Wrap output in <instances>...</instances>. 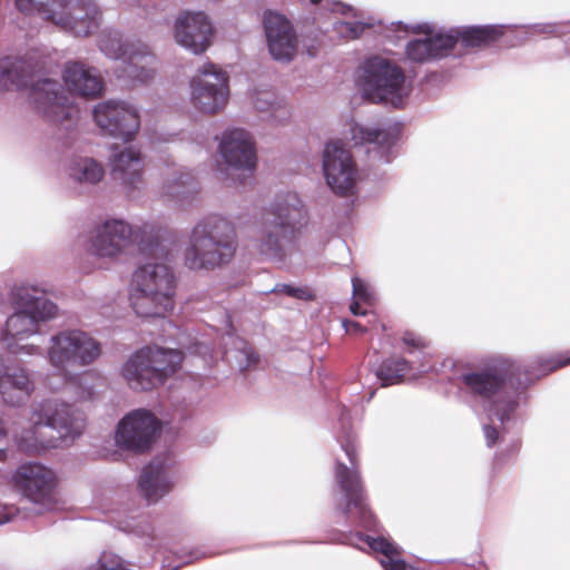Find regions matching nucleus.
I'll use <instances>...</instances> for the list:
<instances>
[{
  "instance_id": "1",
  "label": "nucleus",
  "mask_w": 570,
  "mask_h": 570,
  "mask_svg": "<svg viewBox=\"0 0 570 570\" xmlns=\"http://www.w3.org/2000/svg\"><path fill=\"white\" fill-rule=\"evenodd\" d=\"M134 244L141 255L155 262L134 272L130 306L139 317H164L174 309L177 282L174 272L163 263L169 261L170 252L150 225L136 229L124 219H107L97 229L90 250L99 257H114Z\"/></svg>"
},
{
  "instance_id": "2",
  "label": "nucleus",
  "mask_w": 570,
  "mask_h": 570,
  "mask_svg": "<svg viewBox=\"0 0 570 570\" xmlns=\"http://www.w3.org/2000/svg\"><path fill=\"white\" fill-rule=\"evenodd\" d=\"M569 364L570 355L563 354L538 357L529 364L498 356L479 370L461 371L458 380L468 393L492 400L489 413L504 425L514 420L523 392L535 379Z\"/></svg>"
},
{
  "instance_id": "3",
  "label": "nucleus",
  "mask_w": 570,
  "mask_h": 570,
  "mask_svg": "<svg viewBox=\"0 0 570 570\" xmlns=\"http://www.w3.org/2000/svg\"><path fill=\"white\" fill-rule=\"evenodd\" d=\"M336 439L351 463V468L340 461L335 465V480L345 498V504L338 507V510L351 524L376 535L362 531L341 532L337 541L360 550H364L363 544H366L368 549L382 553L383 558L379 562L384 570H419L404 559L397 558L402 553V548L381 535L382 528L366 503V495L357 470L354 433L351 430L343 431Z\"/></svg>"
},
{
  "instance_id": "4",
  "label": "nucleus",
  "mask_w": 570,
  "mask_h": 570,
  "mask_svg": "<svg viewBox=\"0 0 570 570\" xmlns=\"http://www.w3.org/2000/svg\"><path fill=\"white\" fill-rule=\"evenodd\" d=\"M33 66L18 57L0 59V91L29 89L28 100L48 122L70 129L77 110L62 85L50 78L35 80Z\"/></svg>"
},
{
  "instance_id": "5",
  "label": "nucleus",
  "mask_w": 570,
  "mask_h": 570,
  "mask_svg": "<svg viewBox=\"0 0 570 570\" xmlns=\"http://www.w3.org/2000/svg\"><path fill=\"white\" fill-rule=\"evenodd\" d=\"M237 235L232 222L212 214L191 228L184 250V264L190 271H213L227 265L237 249Z\"/></svg>"
},
{
  "instance_id": "6",
  "label": "nucleus",
  "mask_w": 570,
  "mask_h": 570,
  "mask_svg": "<svg viewBox=\"0 0 570 570\" xmlns=\"http://www.w3.org/2000/svg\"><path fill=\"white\" fill-rule=\"evenodd\" d=\"M308 223V212L296 193L279 195L271 204L259 230L258 252L283 261L287 246H293Z\"/></svg>"
},
{
  "instance_id": "7",
  "label": "nucleus",
  "mask_w": 570,
  "mask_h": 570,
  "mask_svg": "<svg viewBox=\"0 0 570 570\" xmlns=\"http://www.w3.org/2000/svg\"><path fill=\"white\" fill-rule=\"evenodd\" d=\"M58 305L45 296V291L38 287H22L19 289L16 311L8 316L1 333L2 341L10 353H33L35 345H18L14 340L21 341L39 331L40 323L55 318Z\"/></svg>"
},
{
  "instance_id": "8",
  "label": "nucleus",
  "mask_w": 570,
  "mask_h": 570,
  "mask_svg": "<svg viewBox=\"0 0 570 570\" xmlns=\"http://www.w3.org/2000/svg\"><path fill=\"white\" fill-rule=\"evenodd\" d=\"M356 86L365 100L395 109L409 97L403 69L390 59L372 56L358 68Z\"/></svg>"
},
{
  "instance_id": "9",
  "label": "nucleus",
  "mask_w": 570,
  "mask_h": 570,
  "mask_svg": "<svg viewBox=\"0 0 570 570\" xmlns=\"http://www.w3.org/2000/svg\"><path fill=\"white\" fill-rule=\"evenodd\" d=\"M17 9L24 14H38L43 20L72 31L76 36L87 37L100 26L101 11L91 0H14Z\"/></svg>"
},
{
  "instance_id": "10",
  "label": "nucleus",
  "mask_w": 570,
  "mask_h": 570,
  "mask_svg": "<svg viewBox=\"0 0 570 570\" xmlns=\"http://www.w3.org/2000/svg\"><path fill=\"white\" fill-rule=\"evenodd\" d=\"M179 362V354L174 350L144 347L127 360L121 374L132 390L150 391L174 374Z\"/></svg>"
},
{
  "instance_id": "11",
  "label": "nucleus",
  "mask_w": 570,
  "mask_h": 570,
  "mask_svg": "<svg viewBox=\"0 0 570 570\" xmlns=\"http://www.w3.org/2000/svg\"><path fill=\"white\" fill-rule=\"evenodd\" d=\"M98 46L106 57L122 60V76L141 83L154 77L156 58L142 42L125 41L118 30H105L99 37Z\"/></svg>"
},
{
  "instance_id": "12",
  "label": "nucleus",
  "mask_w": 570,
  "mask_h": 570,
  "mask_svg": "<svg viewBox=\"0 0 570 570\" xmlns=\"http://www.w3.org/2000/svg\"><path fill=\"white\" fill-rule=\"evenodd\" d=\"M50 342L48 358L50 364L59 371L87 366L94 363L101 353L100 343L80 330L61 331L52 335Z\"/></svg>"
},
{
  "instance_id": "13",
  "label": "nucleus",
  "mask_w": 570,
  "mask_h": 570,
  "mask_svg": "<svg viewBox=\"0 0 570 570\" xmlns=\"http://www.w3.org/2000/svg\"><path fill=\"white\" fill-rule=\"evenodd\" d=\"M197 77L191 78V102L205 114H216L223 109L229 96V77L213 62L205 63Z\"/></svg>"
},
{
  "instance_id": "14",
  "label": "nucleus",
  "mask_w": 570,
  "mask_h": 570,
  "mask_svg": "<svg viewBox=\"0 0 570 570\" xmlns=\"http://www.w3.org/2000/svg\"><path fill=\"white\" fill-rule=\"evenodd\" d=\"M160 428L159 420L146 409L132 410L117 424L115 441L118 448L142 453L148 451Z\"/></svg>"
},
{
  "instance_id": "15",
  "label": "nucleus",
  "mask_w": 570,
  "mask_h": 570,
  "mask_svg": "<svg viewBox=\"0 0 570 570\" xmlns=\"http://www.w3.org/2000/svg\"><path fill=\"white\" fill-rule=\"evenodd\" d=\"M92 117L102 136L130 141L140 126L138 110L125 101L106 100L95 106Z\"/></svg>"
},
{
  "instance_id": "16",
  "label": "nucleus",
  "mask_w": 570,
  "mask_h": 570,
  "mask_svg": "<svg viewBox=\"0 0 570 570\" xmlns=\"http://www.w3.org/2000/svg\"><path fill=\"white\" fill-rule=\"evenodd\" d=\"M12 480L20 493L40 509H49L55 503L56 478L52 470L39 462H26L18 466Z\"/></svg>"
},
{
  "instance_id": "17",
  "label": "nucleus",
  "mask_w": 570,
  "mask_h": 570,
  "mask_svg": "<svg viewBox=\"0 0 570 570\" xmlns=\"http://www.w3.org/2000/svg\"><path fill=\"white\" fill-rule=\"evenodd\" d=\"M323 175L328 188L336 195L354 193L357 168L352 154L338 141L326 142L322 159Z\"/></svg>"
},
{
  "instance_id": "18",
  "label": "nucleus",
  "mask_w": 570,
  "mask_h": 570,
  "mask_svg": "<svg viewBox=\"0 0 570 570\" xmlns=\"http://www.w3.org/2000/svg\"><path fill=\"white\" fill-rule=\"evenodd\" d=\"M41 428H49L58 433V438L66 441H73L85 429V419L82 413L75 410L72 404L59 401L57 399L43 400L39 404V417L35 423L33 431L36 435Z\"/></svg>"
},
{
  "instance_id": "19",
  "label": "nucleus",
  "mask_w": 570,
  "mask_h": 570,
  "mask_svg": "<svg viewBox=\"0 0 570 570\" xmlns=\"http://www.w3.org/2000/svg\"><path fill=\"white\" fill-rule=\"evenodd\" d=\"M262 24L271 57L281 62L292 61L298 46L293 23L283 13L266 9Z\"/></svg>"
},
{
  "instance_id": "20",
  "label": "nucleus",
  "mask_w": 570,
  "mask_h": 570,
  "mask_svg": "<svg viewBox=\"0 0 570 570\" xmlns=\"http://www.w3.org/2000/svg\"><path fill=\"white\" fill-rule=\"evenodd\" d=\"M214 33L212 21L203 11H186L175 21V39L194 55L205 52Z\"/></svg>"
},
{
  "instance_id": "21",
  "label": "nucleus",
  "mask_w": 570,
  "mask_h": 570,
  "mask_svg": "<svg viewBox=\"0 0 570 570\" xmlns=\"http://www.w3.org/2000/svg\"><path fill=\"white\" fill-rule=\"evenodd\" d=\"M403 124L389 122L376 128L363 126L353 127L355 145H370L367 154L382 163L389 164L394 158V147L401 136Z\"/></svg>"
},
{
  "instance_id": "22",
  "label": "nucleus",
  "mask_w": 570,
  "mask_h": 570,
  "mask_svg": "<svg viewBox=\"0 0 570 570\" xmlns=\"http://www.w3.org/2000/svg\"><path fill=\"white\" fill-rule=\"evenodd\" d=\"M507 24H468L452 27L445 31V41L451 51L456 45L465 50H483L495 46L504 36Z\"/></svg>"
},
{
  "instance_id": "23",
  "label": "nucleus",
  "mask_w": 570,
  "mask_h": 570,
  "mask_svg": "<svg viewBox=\"0 0 570 570\" xmlns=\"http://www.w3.org/2000/svg\"><path fill=\"white\" fill-rule=\"evenodd\" d=\"M219 154L228 169L253 170L256 166L254 141L245 129L225 130L218 146Z\"/></svg>"
},
{
  "instance_id": "24",
  "label": "nucleus",
  "mask_w": 570,
  "mask_h": 570,
  "mask_svg": "<svg viewBox=\"0 0 570 570\" xmlns=\"http://www.w3.org/2000/svg\"><path fill=\"white\" fill-rule=\"evenodd\" d=\"M112 179L119 181L128 193L139 189L142 184L144 161L140 151L125 147L110 156Z\"/></svg>"
},
{
  "instance_id": "25",
  "label": "nucleus",
  "mask_w": 570,
  "mask_h": 570,
  "mask_svg": "<svg viewBox=\"0 0 570 570\" xmlns=\"http://www.w3.org/2000/svg\"><path fill=\"white\" fill-rule=\"evenodd\" d=\"M168 466L165 458L156 456L142 468L138 488L149 504L157 502L170 491L173 481L168 474Z\"/></svg>"
},
{
  "instance_id": "26",
  "label": "nucleus",
  "mask_w": 570,
  "mask_h": 570,
  "mask_svg": "<svg viewBox=\"0 0 570 570\" xmlns=\"http://www.w3.org/2000/svg\"><path fill=\"white\" fill-rule=\"evenodd\" d=\"M33 391L28 372L20 366L0 363V394L10 406H20Z\"/></svg>"
},
{
  "instance_id": "27",
  "label": "nucleus",
  "mask_w": 570,
  "mask_h": 570,
  "mask_svg": "<svg viewBox=\"0 0 570 570\" xmlns=\"http://www.w3.org/2000/svg\"><path fill=\"white\" fill-rule=\"evenodd\" d=\"M62 79L69 91L81 97L97 98L104 92L102 78L96 73L94 68L81 62H67Z\"/></svg>"
},
{
  "instance_id": "28",
  "label": "nucleus",
  "mask_w": 570,
  "mask_h": 570,
  "mask_svg": "<svg viewBox=\"0 0 570 570\" xmlns=\"http://www.w3.org/2000/svg\"><path fill=\"white\" fill-rule=\"evenodd\" d=\"M405 55L409 60L417 63L448 57L450 50L445 41V31L440 30L433 36L410 40L405 47Z\"/></svg>"
},
{
  "instance_id": "29",
  "label": "nucleus",
  "mask_w": 570,
  "mask_h": 570,
  "mask_svg": "<svg viewBox=\"0 0 570 570\" xmlns=\"http://www.w3.org/2000/svg\"><path fill=\"white\" fill-rule=\"evenodd\" d=\"M198 191L195 177L190 173H175L163 186L161 195L177 204L189 203Z\"/></svg>"
},
{
  "instance_id": "30",
  "label": "nucleus",
  "mask_w": 570,
  "mask_h": 570,
  "mask_svg": "<svg viewBox=\"0 0 570 570\" xmlns=\"http://www.w3.org/2000/svg\"><path fill=\"white\" fill-rule=\"evenodd\" d=\"M412 368L410 361L402 356H392L382 360L374 368V374L382 387L400 384L405 374Z\"/></svg>"
},
{
  "instance_id": "31",
  "label": "nucleus",
  "mask_w": 570,
  "mask_h": 570,
  "mask_svg": "<svg viewBox=\"0 0 570 570\" xmlns=\"http://www.w3.org/2000/svg\"><path fill=\"white\" fill-rule=\"evenodd\" d=\"M105 175L101 164L92 158H80L70 168L69 176L79 184L96 185Z\"/></svg>"
},
{
  "instance_id": "32",
  "label": "nucleus",
  "mask_w": 570,
  "mask_h": 570,
  "mask_svg": "<svg viewBox=\"0 0 570 570\" xmlns=\"http://www.w3.org/2000/svg\"><path fill=\"white\" fill-rule=\"evenodd\" d=\"M570 22H541L531 24H521L520 28H524L532 35H547L553 37H562L568 32Z\"/></svg>"
},
{
  "instance_id": "33",
  "label": "nucleus",
  "mask_w": 570,
  "mask_h": 570,
  "mask_svg": "<svg viewBox=\"0 0 570 570\" xmlns=\"http://www.w3.org/2000/svg\"><path fill=\"white\" fill-rule=\"evenodd\" d=\"M353 299L361 302L367 306H372L375 302V294L372 288L360 277L352 278Z\"/></svg>"
},
{
  "instance_id": "34",
  "label": "nucleus",
  "mask_w": 570,
  "mask_h": 570,
  "mask_svg": "<svg viewBox=\"0 0 570 570\" xmlns=\"http://www.w3.org/2000/svg\"><path fill=\"white\" fill-rule=\"evenodd\" d=\"M269 293H284L285 295L299 299V301H313L315 295L307 288L301 286H294L292 284H276Z\"/></svg>"
},
{
  "instance_id": "35",
  "label": "nucleus",
  "mask_w": 570,
  "mask_h": 570,
  "mask_svg": "<svg viewBox=\"0 0 570 570\" xmlns=\"http://www.w3.org/2000/svg\"><path fill=\"white\" fill-rule=\"evenodd\" d=\"M402 342L406 346V352L411 355L416 352L419 354H423V351L426 347L424 340L413 332H405L402 336Z\"/></svg>"
},
{
  "instance_id": "36",
  "label": "nucleus",
  "mask_w": 570,
  "mask_h": 570,
  "mask_svg": "<svg viewBox=\"0 0 570 570\" xmlns=\"http://www.w3.org/2000/svg\"><path fill=\"white\" fill-rule=\"evenodd\" d=\"M483 434H484L485 444L488 448H493L500 439V432H499L498 428H495L491 424L483 425Z\"/></svg>"
},
{
  "instance_id": "37",
  "label": "nucleus",
  "mask_w": 570,
  "mask_h": 570,
  "mask_svg": "<svg viewBox=\"0 0 570 570\" xmlns=\"http://www.w3.org/2000/svg\"><path fill=\"white\" fill-rule=\"evenodd\" d=\"M18 514H19V510L13 505L4 507V508L0 509V525L12 521L13 518Z\"/></svg>"
},
{
  "instance_id": "38",
  "label": "nucleus",
  "mask_w": 570,
  "mask_h": 570,
  "mask_svg": "<svg viewBox=\"0 0 570 570\" xmlns=\"http://www.w3.org/2000/svg\"><path fill=\"white\" fill-rule=\"evenodd\" d=\"M346 31L351 35L352 38H357L362 35L367 24L363 22H343L342 23Z\"/></svg>"
},
{
  "instance_id": "39",
  "label": "nucleus",
  "mask_w": 570,
  "mask_h": 570,
  "mask_svg": "<svg viewBox=\"0 0 570 570\" xmlns=\"http://www.w3.org/2000/svg\"><path fill=\"white\" fill-rule=\"evenodd\" d=\"M342 325L347 333H364V332H366V327L363 326L360 322L344 320L342 322Z\"/></svg>"
},
{
  "instance_id": "40",
  "label": "nucleus",
  "mask_w": 570,
  "mask_h": 570,
  "mask_svg": "<svg viewBox=\"0 0 570 570\" xmlns=\"http://www.w3.org/2000/svg\"><path fill=\"white\" fill-rule=\"evenodd\" d=\"M6 435H7V432H6V429L3 426V422L2 420L0 419V461H3L6 459V455H7V450H6Z\"/></svg>"
},
{
  "instance_id": "41",
  "label": "nucleus",
  "mask_w": 570,
  "mask_h": 570,
  "mask_svg": "<svg viewBox=\"0 0 570 570\" xmlns=\"http://www.w3.org/2000/svg\"><path fill=\"white\" fill-rule=\"evenodd\" d=\"M362 304L363 303L353 299V302L350 305V309H351L353 315H355V316H364V315H366L367 311H366V308L362 307Z\"/></svg>"
},
{
  "instance_id": "42",
  "label": "nucleus",
  "mask_w": 570,
  "mask_h": 570,
  "mask_svg": "<svg viewBox=\"0 0 570 570\" xmlns=\"http://www.w3.org/2000/svg\"><path fill=\"white\" fill-rule=\"evenodd\" d=\"M247 357V366L252 364H256L258 362V356L254 352H249L246 354Z\"/></svg>"
},
{
  "instance_id": "43",
  "label": "nucleus",
  "mask_w": 570,
  "mask_h": 570,
  "mask_svg": "<svg viewBox=\"0 0 570 570\" xmlns=\"http://www.w3.org/2000/svg\"><path fill=\"white\" fill-rule=\"evenodd\" d=\"M336 7H337V9H336V10H337L340 13H342V14H345L348 10H351V7H350V6L344 4V3H342V2H337V3H336Z\"/></svg>"
},
{
  "instance_id": "44",
  "label": "nucleus",
  "mask_w": 570,
  "mask_h": 570,
  "mask_svg": "<svg viewBox=\"0 0 570 570\" xmlns=\"http://www.w3.org/2000/svg\"><path fill=\"white\" fill-rule=\"evenodd\" d=\"M147 535H148V544H150V546L158 539V535L155 533L154 529H150V533H148Z\"/></svg>"
},
{
  "instance_id": "45",
  "label": "nucleus",
  "mask_w": 570,
  "mask_h": 570,
  "mask_svg": "<svg viewBox=\"0 0 570 570\" xmlns=\"http://www.w3.org/2000/svg\"><path fill=\"white\" fill-rule=\"evenodd\" d=\"M266 105L267 102L266 101H263L261 99H257L255 101V107L258 109V110H265L266 109Z\"/></svg>"
},
{
  "instance_id": "46",
  "label": "nucleus",
  "mask_w": 570,
  "mask_h": 570,
  "mask_svg": "<svg viewBox=\"0 0 570 570\" xmlns=\"http://www.w3.org/2000/svg\"><path fill=\"white\" fill-rule=\"evenodd\" d=\"M519 446H520V441L519 440L513 441L511 444V452L518 451Z\"/></svg>"
},
{
  "instance_id": "47",
  "label": "nucleus",
  "mask_w": 570,
  "mask_h": 570,
  "mask_svg": "<svg viewBox=\"0 0 570 570\" xmlns=\"http://www.w3.org/2000/svg\"><path fill=\"white\" fill-rule=\"evenodd\" d=\"M345 411L346 409H343V412L341 413L340 422L343 429H345Z\"/></svg>"
},
{
  "instance_id": "48",
  "label": "nucleus",
  "mask_w": 570,
  "mask_h": 570,
  "mask_svg": "<svg viewBox=\"0 0 570 570\" xmlns=\"http://www.w3.org/2000/svg\"><path fill=\"white\" fill-rule=\"evenodd\" d=\"M429 368H430V367H429V366H426L425 364H420V366H419V371H420L421 373H426V372L429 371Z\"/></svg>"
},
{
  "instance_id": "49",
  "label": "nucleus",
  "mask_w": 570,
  "mask_h": 570,
  "mask_svg": "<svg viewBox=\"0 0 570 570\" xmlns=\"http://www.w3.org/2000/svg\"><path fill=\"white\" fill-rule=\"evenodd\" d=\"M424 27H428L426 24H417V27L414 30L425 31Z\"/></svg>"
},
{
  "instance_id": "50",
  "label": "nucleus",
  "mask_w": 570,
  "mask_h": 570,
  "mask_svg": "<svg viewBox=\"0 0 570 570\" xmlns=\"http://www.w3.org/2000/svg\"><path fill=\"white\" fill-rule=\"evenodd\" d=\"M502 456H503V453H497L495 454V460L500 461L502 459Z\"/></svg>"
},
{
  "instance_id": "51",
  "label": "nucleus",
  "mask_w": 570,
  "mask_h": 570,
  "mask_svg": "<svg viewBox=\"0 0 570 570\" xmlns=\"http://www.w3.org/2000/svg\"><path fill=\"white\" fill-rule=\"evenodd\" d=\"M22 441H23V438H22L21 440H19V441H18V446H19V448H21V449H23V448H24V445H23V442H22Z\"/></svg>"
},
{
  "instance_id": "52",
  "label": "nucleus",
  "mask_w": 570,
  "mask_h": 570,
  "mask_svg": "<svg viewBox=\"0 0 570 570\" xmlns=\"http://www.w3.org/2000/svg\"><path fill=\"white\" fill-rule=\"evenodd\" d=\"M309 2H311L312 4H318V3H321V2H322V0H309Z\"/></svg>"
},
{
  "instance_id": "53",
  "label": "nucleus",
  "mask_w": 570,
  "mask_h": 570,
  "mask_svg": "<svg viewBox=\"0 0 570 570\" xmlns=\"http://www.w3.org/2000/svg\"><path fill=\"white\" fill-rule=\"evenodd\" d=\"M397 26H400V27L402 26L404 30H406V28H407V26L403 24L402 21H397Z\"/></svg>"
},
{
  "instance_id": "54",
  "label": "nucleus",
  "mask_w": 570,
  "mask_h": 570,
  "mask_svg": "<svg viewBox=\"0 0 570 570\" xmlns=\"http://www.w3.org/2000/svg\"><path fill=\"white\" fill-rule=\"evenodd\" d=\"M46 445L47 446H55V444L51 441H48Z\"/></svg>"
},
{
  "instance_id": "55",
  "label": "nucleus",
  "mask_w": 570,
  "mask_h": 570,
  "mask_svg": "<svg viewBox=\"0 0 570 570\" xmlns=\"http://www.w3.org/2000/svg\"><path fill=\"white\" fill-rule=\"evenodd\" d=\"M373 395H374V392H372V393L370 394L368 401L373 397Z\"/></svg>"
}]
</instances>
